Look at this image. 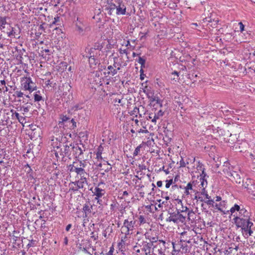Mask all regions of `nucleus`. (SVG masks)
<instances>
[{"label":"nucleus","mask_w":255,"mask_h":255,"mask_svg":"<svg viewBox=\"0 0 255 255\" xmlns=\"http://www.w3.org/2000/svg\"><path fill=\"white\" fill-rule=\"evenodd\" d=\"M51 168H52L51 172H50V174H51L52 175H58L60 173L58 169H54V166L53 167H50L49 170H50Z\"/></svg>","instance_id":"obj_32"},{"label":"nucleus","mask_w":255,"mask_h":255,"mask_svg":"<svg viewBox=\"0 0 255 255\" xmlns=\"http://www.w3.org/2000/svg\"><path fill=\"white\" fill-rule=\"evenodd\" d=\"M166 185H165V187L166 188H168L171 185V184L173 182V181H172V179H170L169 180H166Z\"/></svg>","instance_id":"obj_48"},{"label":"nucleus","mask_w":255,"mask_h":255,"mask_svg":"<svg viewBox=\"0 0 255 255\" xmlns=\"http://www.w3.org/2000/svg\"><path fill=\"white\" fill-rule=\"evenodd\" d=\"M71 148L73 152V154L75 155V157L78 158L79 160H86L84 158L83 154L84 152L81 148L78 145L72 146Z\"/></svg>","instance_id":"obj_9"},{"label":"nucleus","mask_w":255,"mask_h":255,"mask_svg":"<svg viewBox=\"0 0 255 255\" xmlns=\"http://www.w3.org/2000/svg\"><path fill=\"white\" fill-rule=\"evenodd\" d=\"M26 106H20L18 107L19 108V110H18L19 111H22L24 113H27L29 112V109L30 108L32 103L31 102H29L28 101L26 103Z\"/></svg>","instance_id":"obj_15"},{"label":"nucleus","mask_w":255,"mask_h":255,"mask_svg":"<svg viewBox=\"0 0 255 255\" xmlns=\"http://www.w3.org/2000/svg\"><path fill=\"white\" fill-rule=\"evenodd\" d=\"M196 173H197L199 174V175H206L205 173V168L203 164L199 163V164L197 166V171Z\"/></svg>","instance_id":"obj_16"},{"label":"nucleus","mask_w":255,"mask_h":255,"mask_svg":"<svg viewBox=\"0 0 255 255\" xmlns=\"http://www.w3.org/2000/svg\"><path fill=\"white\" fill-rule=\"evenodd\" d=\"M60 119L61 120V121L59 122V124H60L61 123H64L67 122H69L70 118H69V117H67V116L61 115L60 116Z\"/></svg>","instance_id":"obj_30"},{"label":"nucleus","mask_w":255,"mask_h":255,"mask_svg":"<svg viewBox=\"0 0 255 255\" xmlns=\"http://www.w3.org/2000/svg\"><path fill=\"white\" fill-rule=\"evenodd\" d=\"M6 29V30H3L4 33H6L9 37H15V32L13 27H11L10 25H7Z\"/></svg>","instance_id":"obj_13"},{"label":"nucleus","mask_w":255,"mask_h":255,"mask_svg":"<svg viewBox=\"0 0 255 255\" xmlns=\"http://www.w3.org/2000/svg\"><path fill=\"white\" fill-rule=\"evenodd\" d=\"M150 101L151 102H156V103L158 104H160V106H162V104L161 103V101L160 99L158 97H154L150 99Z\"/></svg>","instance_id":"obj_38"},{"label":"nucleus","mask_w":255,"mask_h":255,"mask_svg":"<svg viewBox=\"0 0 255 255\" xmlns=\"http://www.w3.org/2000/svg\"><path fill=\"white\" fill-rule=\"evenodd\" d=\"M185 162L184 161V160H183V159H182L180 161V166H179V168H184L186 170V168L185 167Z\"/></svg>","instance_id":"obj_46"},{"label":"nucleus","mask_w":255,"mask_h":255,"mask_svg":"<svg viewBox=\"0 0 255 255\" xmlns=\"http://www.w3.org/2000/svg\"><path fill=\"white\" fill-rule=\"evenodd\" d=\"M177 214V221L181 223H184L186 221V217L183 215L180 214V212L178 211Z\"/></svg>","instance_id":"obj_25"},{"label":"nucleus","mask_w":255,"mask_h":255,"mask_svg":"<svg viewBox=\"0 0 255 255\" xmlns=\"http://www.w3.org/2000/svg\"><path fill=\"white\" fill-rule=\"evenodd\" d=\"M102 48H103V46L101 44H100L99 43H96L95 44L94 48L90 49V51L92 52L93 49L101 50Z\"/></svg>","instance_id":"obj_36"},{"label":"nucleus","mask_w":255,"mask_h":255,"mask_svg":"<svg viewBox=\"0 0 255 255\" xmlns=\"http://www.w3.org/2000/svg\"><path fill=\"white\" fill-rule=\"evenodd\" d=\"M240 210V207L237 205L235 204L234 207H232L230 209V212L231 214H233L236 211H239Z\"/></svg>","instance_id":"obj_33"},{"label":"nucleus","mask_w":255,"mask_h":255,"mask_svg":"<svg viewBox=\"0 0 255 255\" xmlns=\"http://www.w3.org/2000/svg\"><path fill=\"white\" fill-rule=\"evenodd\" d=\"M221 111H222L224 114H225H225H227V113H228V112H230L229 110V109H228L227 108V107H222L221 108Z\"/></svg>","instance_id":"obj_49"},{"label":"nucleus","mask_w":255,"mask_h":255,"mask_svg":"<svg viewBox=\"0 0 255 255\" xmlns=\"http://www.w3.org/2000/svg\"><path fill=\"white\" fill-rule=\"evenodd\" d=\"M205 203L209 205H212V206H214V202L212 199H208V200L207 201H206Z\"/></svg>","instance_id":"obj_51"},{"label":"nucleus","mask_w":255,"mask_h":255,"mask_svg":"<svg viewBox=\"0 0 255 255\" xmlns=\"http://www.w3.org/2000/svg\"><path fill=\"white\" fill-rule=\"evenodd\" d=\"M242 185L245 188L250 189V186L252 185L254 183V181L250 178L245 176L242 179Z\"/></svg>","instance_id":"obj_12"},{"label":"nucleus","mask_w":255,"mask_h":255,"mask_svg":"<svg viewBox=\"0 0 255 255\" xmlns=\"http://www.w3.org/2000/svg\"><path fill=\"white\" fill-rule=\"evenodd\" d=\"M114 251V248L113 246H112L111 247H110V250L108 252V253H107V255H113Z\"/></svg>","instance_id":"obj_53"},{"label":"nucleus","mask_w":255,"mask_h":255,"mask_svg":"<svg viewBox=\"0 0 255 255\" xmlns=\"http://www.w3.org/2000/svg\"><path fill=\"white\" fill-rule=\"evenodd\" d=\"M249 229L248 228V229H245V230L243 231V235H245V237L246 238H248V232H249Z\"/></svg>","instance_id":"obj_59"},{"label":"nucleus","mask_w":255,"mask_h":255,"mask_svg":"<svg viewBox=\"0 0 255 255\" xmlns=\"http://www.w3.org/2000/svg\"><path fill=\"white\" fill-rule=\"evenodd\" d=\"M137 62L140 65H143V64L145 63V59H144L143 57H139Z\"/></svg>","instance_id":"obj_44"},{"label":"nucleus","mask_w":255,"mask_h":255,"mask_svg":"<svg viewBox=\"0 0 255 255\" xmlns=\"http://www.w3.org/2000/svg\"><path fill=\"white\" fill-rule=\"evenodd\" d=\"M253 233V231L252 230V227H250V228L249 229V232H248V237L250 236H252Z\"/></svg>","instance_id":"obj_63"},{"label":"nucleus","mask_w":255,"mask_h":255,"mask_svg":"<svg viewBox=\"0 0 255 255\" xmlns=\"http://www.w3.org/2000/svg\"><path fill=\"white\" fill-rule=\"evenodd\" d=\"M148 232H146L145 234V236L146 237V238L149 239L150 240H151L152 242H157V238L156 237H152L151 238H150L149 235H148Z\"/></svg>","instance_id":"obj_39"},{"label":"nucleus","mask_w":255,"mask_h":255,"mask_svg":"<svg viewBox=\"0 0 255 255\" xmlns=\"http://www.w3.org/2000/svg\"><path fill=\"white\" fill-rule=\"evenodd\" d=\"M103 150V147H102V145H100L98 148V151H97V153L102 154Z\"/></svg>","instance_id":"obj_61"},{"label":"nucleus","mask_w":255,"mask_h":255,"mask_svg":"<svg viewBox=\"0 0 255 255\" xmlns=\"http://www.w3.org/2000/svg\"><path fill=\"white\" fill-rule=\"evenodd\" d=\"M163 115V112L160 110L156 114H154L153 118L152 120V122L156 123V120L159 119L160 117H162Z\"/></svg>","instance_id":"obj_23"},{"label":"nucleus","mask_w":255,"mask_h":255,"mask_svg":"<svg viewBox=\"0 0 255 255\" xmlns=\"http://www.w3.org/2000/svg\"><path fill=\"white\" fill-rule=\"evenodd\" d=\"M172 245L174 250H176V249H177V250L178 251H180V249L178 248V246H180V245L175 244L174 243H172Z\"/></svg>","instance_id":"obj_56"},{"label":"nucleus","mask_w":255,"mask_h":255,"mask_svg":"<svg viewBox=\"0 0 255 255\" xmlns=\"http://www.w3.org/2000/svg\"><path fill=\"white\" fill-rule=\"evenodd\" d=\"M22 86L25 90H28L30 92L33 91L36 89V86L30 78H26L25 82L22 84Z\"/></svg>","instance_id":"obj_8"},{"label":"nucleus","mask_w":255,"mask_h":255,"mask_svg":"<svg viewBox=\"0 0 255 255\" xmlns=\"http://www.w3.org/2000/svg\"><path fill=\"white\" fill-rule=\"evenodd\" d=\"M177 214L173 213L170 214V216L166 219V221L167 222H173L174 223H177Z\"/></svg>","instance_id":"obj_20"},{"label":"nucleus","mask_w":255,"mask_h":255,"mask_svg":"<svg viewBox=\"0 0 255 255\" xmlns=\"http://www.w3.org/2000/svg\"><path fill=\"white\" fill-rule=\"evenodd\" d=\"M141 147V145H139L136 147L134 151L133 152V156H136L138 155L139 152L140 151V148Z\"/></svg>","instance_id":"obj_40"},{"label":"nucleus","mask_w":255,"mask_h":255,"mask_svg":"<svg viewBox=\"0 0 255 255\" xmlns=\"http://www.w3.org/2000/svg\"><path fill=\"white\" fill-rule=\"evenodd\" d=\"M165 242L162 240H159L157 244L155 245L153 249V254L154 255H165Z\"/></svg>","instance_id":"obj_4"},{"label":"nucleus","mask_w":255,"mask_h":255,"mask_svg":"<svg viewBox=\"0 0 255 255\" xmlns=\"http://www.w3.org/2000/svg\"><path fill=\"white\" fill-rule=\"evenodd\" d=\"M22 170L24 172L23 173V174L25 173L27 174H30V175H31L32 174H33L32 169L31 168L30 166H29L28 164L25 165L23 166Z\"/></svg>","instance_id":"obj_21"},{"label":"nucleus","mask_w":255,"mask_h":255,"mask_svg":"<svg viewBox=\"0 0 255 255\" xmlns=\"http://www.w3.org/2000/svg\"><path fill=\"white\" fill-rule=\"evenodd\" d=\"M92 206H90L88 204H85L83 207V210L85 212L91 213Z\"/></svg>","instance_id":"obj_34"},{"label":"nucleus","mask_w":255,"mask_h":255,"mask_svg":"<svg viewBox=\"0 0 255 255\" xmlns=\"http://www.w3.org/2000/svg\"><path fill=\"white\" fill-rule=\"evenodd\" d=\"M90 165L86 160H77L73 162V164L68 166V170L77 175L89 174L88 166Z\"/></svg>","instance_id":"obj_1"},{"label":"nucleus","mask_w":255,"mask_h":255,"mask_svg":"<svg viewBox=\"0 0 255 255\" xmlns=\"http://www.w3.org/2000/svg\"><path fill=\"white\" fill-rule=\"evenodd\" d=\"M15 94L16 95V96L18 98L22 97L23 95V93L20 91H16L15 92Z\"/></svg>","instance_id":"obj_55"},{"label":"nucleus","mask_w":255,"mask_h":255,"mask_svg":"<svg viewBox=\"0 0 255 255\" xmlns=\"http://www.w3.org/2000/svg\"><path fill=\"white\" fill-rule=\"evenodd\" d=\"M13 110H11V112L12 113V116L13 117H15L16 119L17 120H18L19 122L21 124H22L23 122H25V118L24 117H23L22 116H20L18 113H17L16 112H14L13 113Z\"/></svg>","instance_id":"obj_19"},{"label":"nucleus","mask_w":255,"mask_h":255,"mask_svg":"<svg viewBox=\"0 0 255 255\" xmlns=\"http://www.w3.org/2000/svg\"><path fill=\"white\" fill-rule=\"evenodd\" d=\"M201 193L205 196L206 199H210L211 198V197L209 196L205 189L203 188Z\"/></svg>","instance_id":"obj_43"},{"label":"nucleus","mask_w":255,"mask_h":255,"mask_svg":"<svg viewBox=\"0 0 255 255\" xmlns=\"http://www.w3.org/2000/svg\"><path fill=\"white\" fill-rule=\"evenodd\" d=\"M179 73L177 71H174L170 75L171 80L174 82H176L179 80Z\"/></svg>","instance_id":"obj_22"},{"label":"nucleus","mask_w":255,"mask_h":255,"mask_svg":"<svg viewBox=\"0 0 255 255\" xmlns=\"http://www.w3.org/2000/svg\"><path fill=\"white\" fill-rule=\"evenodd\" d=\"M137 114H139V117H141V115L139 114V108H137L136 107H135L133 110L130 112V115L131 116H135V117H137Z\"/></svg>","instance_id":"obj_28"},{"label":"nucleus","mask_w":255,"mask_h":255,"mask_svg":"<svg viewBox=\"0 0 255 255\" xmlns=\"http://www.w3.org/2000/svg\"><path fill=\"white\" fill-rule=\"evenodd\" d=\"M194 214V212L192 211H189L188 213V220L189 221L191 220V217Z\"/></svg>","instance_id":"obj_50"},{"label":"nucleus","mask_w":255,"mask_h":255,"mask_svg":"<svg viewBox=\"0 0 255 255\" xmlns=\"http://www.w3.org/2000/svg\"><path fill=\"white\" fill-rule=\"evenodd\" d=\"M119 52L121 54H126L127 55H128L127 50L126 49H122L120 48L119 49Z\"/></svg>","instance_id":"obj_57"},{"label":"nucleus","mask_w":255,"mask_h":255,"mask_svg":"<svg viewBox=\"0 0 255 255\" xmlns=\"http://www.w3.org/2000/svg\"><path fill=\"white\" fill-rule=\"evenodd\" d=\"M128 193L127 191H125L123 192V193H122V198H124L125 196H128Z\"/></svg>","instance_id":"obj_64"},{"label":"nucleus","mask_w":255,"mask_h":255,"mask_svg":"<svg viewBox=\"0 0 255 255\" xmlns=\"http://www.w3.org/2000/svg\"><path fill=\"white\" fill-rule=\"evenodd\" d=\"M223 203H224V201L220 203V204H216L214 206L216 209L221 211V206L222 205Z\"/></svg>","instance_id":"obj_54"},{"label":"nucleus","mask_w":255,"mask_h":255,"mask_svg":"<svg viewBox=\"0 0 255 255\" xmlns=\"http://www.w3.org/2000/svg\"><path fill=\"white\" fill-rule=\"evenodd\" d=\"M239 24L240 25V31H243L244 30V25L242 22H239Z\"/></svg>","instance_id":"obj_60"},{"label":"nucleus","mask_w":255,"mask_h":255,"mask_svg":"<svg viewBox=\"0 0 255 255\" xmlns=\"http://www.w3.org/2000/svg\"><path fill=\"white\" fill-rule=\"evenodd\" d=\"M76 29L80 34H82L84 29H85V25L80 21L76 23Z\"/></svg>","instance_id":"obj_18"},{"label":"nucleus","mask_w":255,"mask_h":255,"mask_svg":"<svg viewBox=\"0 0 255 255\" xmlns=\"http://www.w3.org/2000/svg\"><path fill=\"white\" fill-rule=\"evenodd\" d=\"M161 200H157V202L159 203H156L155 204V208L156 210H157L158 208H161L162 207V205L165 203V201H162L161 202Z\"/></svg>","instance_id":"obj_31"},{"label":"nucleus","mask_w":255,"mask_h":255,"mask_svg":"<svg viewBox=\"0 0 255 255\" xmlns=\"http://www.w3.org/2000/svg\"><path fill=\"white\" fill-rule=\"evenodd\" d=\"M137 246L141 247V251L145 252V255H147L150 253V244L146 242L142 241L139 244H137V245L134 247V250Z\"/></svg>","instance_id":"obj_10"},{"label":"nucleus","mask_w":255,"mask_h":255,"mask_svg":"<svg viewBox=\"0 0 255 255\" xmlns=\"http://www.w3.org/2000/svg\"><path fill=\"white\" fill-rule=\"evenodd\" d=\"M250 156L251 157V159H252L253 162L255 164V150H254V151L252 152H251Z\"/></svg>","instance_id":"obj_45"},{"label":"nucleus","mask_w":255,"mask_h":255,"mask_svg":"<svg viewBox=\"0 0 255 255\" xmlns=\"http://www.w3.org/2000/svg\"><path fill=\"white\" fill-rule=\"evenodd\" d=\"M116 14L117 15H124L126 12V7L122 0H116Z\"/></svg>","instance_id":"obj_6"},{"label":"nucleus","mask_w":255,"mask_h":255,"mask_svg":"<svg viewBox=\"0 0 255 255\" xmlns=\"http://www.w3.org/2000/svg\"><path fill=\"white\" fill-rule=\"evenodd\" d=\"M94 195L96 197H95V200L98 201V202H99V198H101L103 196H104L106 192L105 190L102 189L99 187H96L94 189V191L93 192Z\"/></svg>","instance_id":"obj_11"},{"label":"nucleus","mask_w":255,"mask_h":255,"mask_svg":"<svg viewBox=\"0 0 255 255\" xmlns=\"http://www.w3.org/2000/svg\"><path fill=\"white\" fill-rule=\"evenodd\" d=\"M193 185H195V182L193 181L191 182H189L186 187L185 188V189H187V190H192V186Z\"/></svg>","instance_id":"obj_42"},{"label":"nucleus","mask_w":255,"mask_h":255,"mask_svg":"<svg viewBox=\"0 0 255 255\" xmlns=\"http://www.w3.org/2000/svg\"><path fill=\"white\" fill-rule=\"evenodd\" d=\"M108 70H109V72H108V74L109 75H111L112 76L115 75L117 73V70L115 69L112 66L110 65L108 67Z\"/></svg>","instance_id":"obj_26"},{"label":"nucleus","mask_w":255,"mask_h":255,"mask_svg":"<svg viewBox=\"0 0 255 255\" xmlns=\"http://www.w3.org/2000/svg\"><path fill=\"white\" fill-rule=\"evenodd\" d=\"M139 221L140 222V224H144L146 222V221L142 216H140L138 218Z\"/></svg>","instance_id":"obj_47"},{"label":"nucleus","mask_w":255,"mask_h":255,"mask_svg":"<svg viewBox=\"0 0 255 255\" xmlns=\"http://www.w3.org/2000/svg\"><path fill=\"white\" fill-rule=\"evenodd\" d=\"M72 146V144H70V145H68V144H65L64 146V150L62 151V155L63 156L68 155L69 152L70 151V147Z\"/></svg>","instance_id":"obj_24"},{"label":"nucleus","mask_w":255,"mask_h":255,"mask_svg":"<svg viewBox=\"0 0 255 255\" xmlns=\"http://www.w3.org/2000/svg\"><path fill=\"white\" fill-rule=\"evenodd\" d=\"M59 21H60V17L57 16V17L54 18V20L52 22V24H56Z\"/></svg>","instance_id":"obj_58"},{"label":"nucleus","mask_w":255,"mask_h":255,"mask_svg":"<svg viewBox=\"0 0 255 255\" xmlns=\"http://www.w3.org/2000/svg\"><path fill=\"white\" fill-rule=\"evenodd\" d=\"M205 176H200V178L199 179V181H198V183H200L199 186L204 189H205L207 185V181L205 179ZM196 182H197V181Z\"/></svg>","instance_id":"obj_17"},{"label":"nucleus","mask_w":255,"mask_h":255,"mask_svg":"<svg viewBox=\"0 0 255 255\" xmlns=\"http://www.w3.org/2000/svg\"><path fill=\"white\" fill-rule=\"evenodd\" d=\"M6 17L5 16L0 17V26L2 28L3 30H7L6 27L7 25H9L6 20Z\"/></svg>","instance_id":"obj_14"},{"label":"nucleus","mask_w":255,"mask_h":255,"mask_svg":"<svg viewBox=\"0 0 255 255\" xmlns=\"http://www.w3.org/2000/svg\"><path fill=\"white\" fill-rule=\"evenodd\" d=\"M103 10L105 11V13L109 15H111L116 13V3L112 2H107V4L104 5L103 7Z\"/></svg>","instance_id":"obj_7"},{"label":"nucleus","mask_w":255,"mask_h":255,"mask_svg":"<svg viewBox=\"0 0 255 255\" xmlns=\"http://www.w3.org/2000/svg\"><path fill=\"white\" fill-rule=\"evenodd\" d=\"M253 223L252 222H251L249 224H246L244 226V227H242L241 228V230H242V233H243V231L245 230V229H248V228H250V227H252L253 226Z\"/></svg>","instance_id":"obj_37"},{"label":"nucleus","mask_w":255,"mask_h":255,"mask_svg":"<svg viewBox=\"0 0 255 255\" xmlns=\"http://www.w3.org/2000/svg\"><path fill=\"white\" fill-rule=\"evenodd\" d=\"M234 221L235 225L238 228H241L244 227L246 224H249L251 222L248 217L243 218L236 216L234 218Z\"/></svg>","instance_id":"obj_5"},{"label":"nucleus","mask_w":255,"mask_h":255,"mask_svg":"<svg viewBox=\"0 0 255 255\" xmlns=\"http://www.w3.org/2000/svg\"><path fill=\"white\" fill-rule=\"evenodd\" d=\"M233 178V179H232V181H233L234 180L235 181V182L239 184L242 185V179L243 178H245V176H232Z\"/></svg>","instance_id":"obj_27"},{"label":"nucleus","mask_w":255,"mask_h":255,"mask_svg":"<svg viewBox=\"0 0 255 255\" xmlns=\"http://www.w3.org/2000/svg\"><path fill=\"white\" fill-rule=\"evenodd\" d=\"M89 63L91 64H95L96 65V63L98 62H96V60L94 58V55H92L91 52H90V55L89 56Z\"/></svg>","instance_id":"obj_29"},{"label":"nucleus","mask_w":255,"mask_h":255,"mask_svg":"<svg viewBox=\"0 0 255 255\" xmlns=\"http://www.w3.org/2000/svg\"><path fill=\"white\" fill-rule=\"evenodd\" d=\"M80 249L84 253L91 255V253L90 252H89L85 248H80Z\"/></svg>","instance_id":"obj_62"},{"label":"nucleus","mask_w":255,"mask_h":255,"mask_svg":"<svg viewBox=\"0 0 255 255\" xmlns=\"http://www.w3.org/2000/svg\"><path fill=\"white\" fill-rule=\"evenodd\" d=\"M144 83H142L141 85L143 87H144L143 88H142V90H143V92L146 94V95H147V97L149 98V99H151V98H152V97L150 96V93H148L147 91H146V89H147V86L145 85H144Z\"/></svg>","instance_id":"obj_35"},{"label":"nucleus","mask_w":255,"mask_h":255,"mask_svg":"<svg viewBox=\"0 0 255 255\" xmlns=\"http://www.w3.org/2000/svg\"><path fill=\"white\" fill-rule=\"evenodd\" d=\"M135 222L128 219L125 220L123 226L122 227V233L125 234V237H122V241L124 242L126 239L127 235L131 234L134 229V226Z\"/></svg>","instance_id":"obj_2"},{"label":"nucleus","mask_w":255,"mask_h":255,"mask_svg":"<svg viewBox=\"0 0 255 255\" xmlns=\"http://www.w3.org/2000/svg\"><path fill=\"white\" fill-rule=\"evenodd\" d=\"M69 123H71L72 124V126L71 127L73 128H75L76 127V122L74 121V120L73 119H72L71 120H70L69 121Z\"/></svg>","instance_id":"obj_52"},{"label":"nucleus","mask_w":255,"mask_h":255,"mask_svg":"<svg viewBox=\"0 0 255 255\" xmlns=\"http://www.w3.org/2000/svg\"><path fill=\"white\" fill-rule=\"evenodd\" d=\"M34 101L35 102H39V101H41L42 99V97L40 95H39L36 93L34 94Z\"/></svg>","instance_id":"obj_41"},{"label":"nucleus","mask_w":255,"mask_h":255,"mask_svg":"<svg viewBox=\"0 0 255 255\" xmlns=\"http://www.w3.org/2000/svg\"><path fill=\"white\" fill-rule=\"evenodd\" d=\"M87 181L85 177L81 178L78 180L72 181L70 183V188L74 191H77L79 189L84 188L85 185H87Z\"/></svg>","instance_id":"obj_3"}]
</instances>
